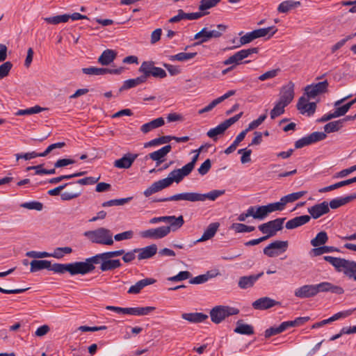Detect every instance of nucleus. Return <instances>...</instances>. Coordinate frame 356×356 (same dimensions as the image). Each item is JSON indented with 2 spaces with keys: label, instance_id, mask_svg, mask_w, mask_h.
Masks as SVG:
<instances>
[{
  "label": "nucleus",
  "instance_id": "obj_3",
  "mask_svg": "<svg viewBox=\"0 0 356 356\" xmlns=\"http://www.w3.org/2000/svg\"><path fill=\"white\" fill-rule=\"evenodd\" d=\"M225 193V190H213L204 194L198 193H182L175 194L168 197L156 200L154 202H170L179 200H186L189 202H204L207 199L214 201L218 197L224 195Z\"/></svg>",
  "mask_w": 356,
  "mask_h": 356
},
{
  "label": "nucleus",
  "instance_id": "obj_57",
  "mask_svg": "<svg viewBox=\"0 0 356 356\" xmlns=\"http://www.w3.org/2000/svg\"><path fill=\"white\" fill-rule=\"evenodd\" d=\"M78 331H80L81 332H97V331H102V330H107L108 332H111V330H109V327L105 326V325H101V326H87V325H81L79 326L77 328Z\"/></svg>",
  "mask_w": 356,
  "mask_h": 356
},
{
  "label": "nucleus",
  "instance_id": "obj_36",
  "mask_svg": "<svg viewBox=\"0 0 356 356\" xmlns=\"http://www.w3.org/2000/svg\"><path fill=\"white\" fill-rule=\"evenodd\" d=\"M145 82H146V79L143 74H142L140 76H138L136 79H131L124 81L123 85L120 88V91L128 90Z\"/></svg>",
  "mask_w": 356,
  "mask_h": 356
},
{
  "label": "nucleus",
  "instance_id": "obj_56",
  "mask_svg": "<svg viewBox=\"0 0 356 356\" xmlns=\"http://www.w3.org/2000/svg\"><path fill=\"white\" fill-rule=\"evenodd\" d=\"M81 194V190L74 188L71 191H65L60 194V198L64 201H69L78 197Z\"/></svg>",
  "mask_w": 356,
  "mask_h": 356
},
{
  "label": "nucleus",
  "instance_id": "obj_48",
  "mask_svg": "<svg viewBox=\"0 0 356 356\" xmlns=\"http://www.w3.org/2000/svg\"><path fill=\"white\" fill-rule=\"evenodd\" d=\"M286 106H287L286 104L278 100V102L275 104L273 108L270 111V118L273 120L283 114Z\"/></svg>",
  "mask_w": 356,
  "mask_h": 356
},
{
  "label": "nucleus",
  "instance_id": "obj_25",
  "mask_svg": "<svg viewBox=\"0 0 356 356\" xmlns=\"http://www.w3.org/2000/svg\"><path fill=\"white\" fill-rule=\"evenodd\" d=\"M134 252L138 253L137 256L138 260L147 259L156 254L157 246L155 244H152L143 248H136Z\"/></svg>",
  "mask_w": 356,
  "mask_h": 356
},
{
  "label": "nucleus",
  "instance_id": "obj_53",
  "mask_svg": "<svg viewBox=\"0 0 356 356\" xmlns=\"http://www.w3.org/2000/svg\"><path fill=\"white\" fill-rule=\"evenodd\" d=\"M44 20L48 24H58L60 23H65L69 20V17L67 14L49 17L44 18Z\"/></svg>",
  "mask_w": 356,
  "mask_h": 356
},
{
  "label": "nucleus",
  "instance_id": "obj_42",
  "mask_svg": "<svg viewBox=\"0 0 356 356\" xmlns=\"http://www.w3.org/2000/svg\"><path fill=\"white\" fill-rule=\"evenodd\" d=\"M196 55H197V52H189V53L181 52V53L177 54L175 55L170 56L169 60L170 61L177 60V61H180V62H184V61H186V60L193 59V58L195 57Z\"/></svg>",
  "mask_w": 356,
  "mask_h": 356
},
{
  "label": "nucleus",
  "instance_id": "obj_46",
  "mask_svg": "<svg viewBox=\"0 0 356 356\" xmlns=\"http://www.w3.org/2000/svg\"><path fill=\"white\" fill-rule=\"evenodd\" d=\"M47 108L41 107L38 105H35V106L28 108L26 109H20L17 111L15 113L16 115H32L35 113H39L43 111L47 110Z\"/></svg>",
  "mask_w": 356,
  "mask_h": 356
},
{
  "label": "nucleus",
  "instance_id": "obj_41",
  "mask_svg": "<svg viewBox=\"0 0 356 356\" xmlns=\"http://www.w3.org/2000/svg\"><path fill=\"white\" fill-rule=\"evenodd\" d=\"M218 273H214L212 271H208L206 274L200 275L189 280L191 284H200L207 282L209 279L214 277Z\"/></svg>",
  "mask_w": 356,
  "mask_h": 356
},
{
  "label": "nucleus",
  "instance_id": "obj_45",
  "mask_svg": "<svg viewBox=\"0 0 356 356\" xmlns=\"http://www.w3.org/2000/svg\"><path fill=\"white\" fill-rule=\"evenodd\" d=\"M234 331L238 334H254V327L252 325L245 324L242 321L237 322L236 327Z\"/></svg>",
  "mask_w": 356,
  "mask_h": 356
},
{
  "label": "nucleus",
  "instance_id": "obj_21",
  "mask_svg": "<svg viewBox=\"0 0 356 356\" xmlns=\"http://www.w3.org/2000/svg\"><path fill=\"white\" fill-rule=\"evenodd\" d=\"M280 304V302H277L269 297H262L254 301L252 306L254 309L265 310Z\"/></svg>",
  "mask_w": 356,
  "mask_h": 356
},
{
  "label": "nucleus",
  "instance_id": "obj_44",
  "mask_svg": "<svg viewBox=\"0 0 356 356\" xmlns=\"http://www.w3.org/2000/svg\"><path fill=\"white\" fill-rule=\"evenodd\" d=\"M339 250L333 246H325L321 245L318 248H313L311 251V254L314 256H320L325 253L333 252H339Z\"/></svg>",
  "mask_w": 356,
  "mask_h": 356
},
{
  "label": "nucleus",
  "instance_id": "obj_26",
  "mask_svg": "<svg viewBox=\"0 0 356 356\" xmlns=\"http://www.w3.org/2000/svg\"><path fill=\"white\" fill-rule=\"evenodd\" d=\"M311 220V216L308 215L300 216L288 220L285 225L287 229H296L303 225L307 224Z\"/></svg>",
  "mask_w": 356,
  "mask_h": 356
},
{
  "label": "nucleus",
  "instance_id": "obj_7",
  "mask_svg": "<svg viewBox=\"0 0 356 356\" xmlns=\"http://www.w3.org/2000/svg\"><path fill=\"white\" fill-rule=\"evenodd\" d=\"M286 218H278L258 226L259 230L264 234L265 241L275 236L277 232L283 229V224Z\"/></svg>",
  "mask_w": 356,
  "mask_h": 356
},
{
  "label": "nucleus",
  "instance_id": "obj_28",
  "mask_svg": "<svg viewBox=\"0 0 356 356\" xmlns=\"http://www.w3.org/2000/svg\"><path fill=\"white\" fill-rule=\"evenodd\" d=\"M172 147L170 145H167L161 149L149 153L145 156V159H151L153 161H159V160L164 161L165 156L171 151Z\"/></svg>",
  "mask_w": 356,
  "mask_h": 356
},
{
  "label": "nucleus",
  "instance_id": "obj_61",
  "mask_svg": "<svg viewBox=\"0 0 356 356\" xmlns=\"http://www.w3.org/2000/svg\"><path fill=\"white\" fill-rule=\"evenodd\" d=\"M347 200L348 199L346 197H337L332 200L328 204L331 209H335L346 204L348 203Z\"/></svg>",
  "mask_w": 356,
  "mask_h": 356
},
{
  "label": "nucleus",
  "instance_id": "obj_47",
  "mask_svg": "<svg viewBox=\"0 0 356 356\" xmlns=\"http://www.w3.org/2000/svg\"><path fill=\"white\" fill-rule=\"evenodd\" d=\"M343 127V120L330 122L324 126V131L326 134L338 131Z\"/></svg>",
  "mask_w": 356,
  "mask_h": 356
},
{
  "label": "nucleus",
  "instance_id": "obj_32",
  "mask_svg": "<svg viewBox=\"0 0 356 356\" xmlns=\"http://www.w3.org/2000/svg\"><path fill=\"white\" fill-rule=\"evenodd\" d=\"M183 319L191 323H201L208 318V316L201 312L184 313L181 315Z\"/></svg>",
  "mask_w": 356,
  "mask_h": 356
},
{
  "label": "nucleus",
  "instance_id": "obj_49",
  "mask_svg": "<svg viewBox=\"0 0 356 356\" xmlns=\"http://www.w3.org/2000/svg\"><path fill=\"white\" fill-rule=\"evenodd\" d=\"M246 133L244 131H242L235 138L234 142L229 145L225 150V153L226 154H229L235 151L238 144L243 140L246 136Z\"/></svg>",
  "mask_w": 356,
  "mask_h": 356
},
{
  "label": "nucleus",
  "instance_id": "obj_50",
  "mask_svg": "<svg viewBox=\"0 0 356 356\" xmlns=\"http://www.w3.org/2000/svg\"><path fill=\"white\" fill-rule=\"evenodd\" d=\"M306 193H307V191H298V192L288 194L282 197V202H285V206H286V204H288V203L293 202L299 200L302 196H304Z\"/></svg>",
  "mask_w": 356,
  "mask_h": 356
},
{
  "label": "nucleus",
  "instance_id": "obj_37",
  "mask_svg": "<svg viewBox=\"0 0 356 356\" xmlns=\"http://www.w3.org/2000/svg\"><path fill=\"white\" fill-rule=\"evenodd\" d=\"M165 222L170 224V230L176 231L179 229L184 223V218L182 216L176 217L175 216H166Z\"/></svg>",
  "mask_w": 356,
  "mask_h": 356
},
{
  "label": "nucleus",
  "instance_id": "obj_22",
  "mask_svg": "<svg viewBox=\"0 0 356 356\" xmlns=\"http://www.w3.org/2000/svg\"><path fill=\"white\" fill-rule=\"evenodd\" d=\"M137 157V154L127 153L120 159L115 160L113 165L119 169H128L132 165Z\"/></svg>",
  "mask_w": 356,
  "mask_h": 356
},
{
  "label": "nucleus",
  "instance_id": "obj_29",
  "mask_svg": "<svg viewBox=\"0 0 356 356\" xmlns=\"http://www.w3.org/2000/svg\"><path fill=\"white\" fill-rule=\"evenodd\" d=\"M116 56L117 53L115 51L107 49L98 58V63L102 65H108L115 60Z\"/></svg>",
  "mask_w": 356,
  "mask_h": 356
},
{
  "label": "nucleus",
  "instance_id": "obj_62",
  "mask_svg": "<svg viewBox=\"0 0 356 356\" xmlns=\"http://www.w3.org/2000/svg\"><path fill=\"white\" fill-rule=\"evenodd\" d=\"M226 129L222 123H220L215 128L211 129L207 132V136L209 138H213L215 136L222 134L225 131Z\"/></svg>",
  "mask_w": 356,
  "mask_h": 356
},
{
  "label": "nucleus",
  "instance_id": "obj_8",
  "mask_svg": "<svg viewBox=\"0 0 356 356\" xmlns=\"http://www.w3.org/2000/svg\"><path fill=\"white\" fill-rule=\"evenodd\" d=\"M107 310L115 312L118 314H129L132 316H146L156 309L154 307H120L115 306H107Z\"/></svg>",
  "mask_w": 356,
  "mask_h": 356
},
{
  "label": "nucleus",
  "instance_id": "obj_64",
  "mask_svg": "<svg viewBox=\"0 0 356 356\" xmlns=\"http://www.w3.org/2000/svg\"><path fill=\"white\" fill-rule=\"evenodd\" d=\"M13 67V64L10 61H6L0 65V79L7 76Z\"/></svg>",
  "mask_w": 356,
  "mask_h": 356
},
{
  "label": "nucleus",
  "instance_id": "obj_20",
  "mask_svg": "<svg viewBox=\"0 0 356 356\" xmlns=\"http://www.w3.org/2000/svg\"><path fill=\"white\" fill-rule=\"evenodd\" d=\"M297 108L302 114L307 113L308 116H311L315 113L316 104L315 102H308L305 97H301L298 99Z\"/></svg>",
  "mask_w": 356,
  "mask_h": 356
},
{
  "label": "nucleus",
  "instance_id": "obj_17",
  "mask_svg": "<svg viewBox=\"0 0 356 356\" xmlns=\"http://www.w3.org/2000/svg\"><path fill=\"white\" fill-rule=\"evenodd\" d=\"M77 261L70 264H54L50 268V270L56 273L63 274L68 272L71 275L79 274Z\"/></svg>",
  "mask_w": 356,
  "mask_h": 356
},
{
  "label": "nucleus",
  "instance_id": "obj_40",
  "mask_svg": "<svg viewBox=\"0 0 356 356\" xmlns=\"http://www.w3.org/2000/svg\"><path fill=\"white\" fill-rule=\"evenodd\" d=\"M253 208L252 217L254 219L264 220L270 213L266 205L262 206H251Z\"/></svg>",
  "mask_w": 356,
  "mask_h": 356
},
{
  "label": "nucleus",
  "instance_id": "obj_5",
  "mask_svg": "<svg viewBox=\"0 0 356 356\" xmlns=\"http://www.w3.org/2000/svg\"><path fill=\"white\" fill-rule=\"evenodd\" d=\"M324 260L332 264L338 272H343L346 276L353 275L356 272V262L339 257L325 256Z\"/></svg>",
  "mask_w": 356,
  "mask_h": 356
},
{
  "label": "nucleus",
  "instance_id": "obj_38",
  "mask_svg": "<svg viewBox=\"0 0 356 356\" xmlns=\"http://www.w3.org/2000/svg\"><path fill=\"white\" fill-rule=\"evenodd\" d=\"M30 271L31 273L37 272L42 269L50 270L51 267V263L47 260H33L31 262Z\"/></svg>",
  "mask_w": 356,
  "mask_h": 356
},
{
  "label": "nucleus",
  "instance_id": "obj_13",
  "mask_svg": "<svg viewBox=\"0 0 356 356\" xmlns=\"http://www.w3.org/2000/svg\"><path fill=\"white\" fill-rule=\"evenodd\" d=\"M239 312L238 309L228 306H216L210 312L211 321L215 323H220L226 317L237 314Z\"/></svg>",
  "mask_w": 356,
  "mask_h": 356
},
{
  "label": "nucleus",
  "instance_id": "obj_4",
  "mask_svg": "<svg viewBox=\"0 0 356 356\" xmlns=\"http://www.w3.org/2000/svg\"><path fill=\"white\" fill-rule=\"evenodd\" d=\"M83 235L92 243L101 245H111L113 244L111 232L104 227H99L95 230L86 231Z\"/></svg>",
  "mask_w": 356,
  "mask_h": 356
},
{
  "label": "nucleus",
  "instance_id": "obj_51",
  "mask_svg": "<svg viewBox=\"0 0 356 356\" xmlns=\"http://www.w3.org/2000/svg\"><path fill=\"white\" fill-rule=\"evenodd\" d=\"M172 140L171 136H163L157 138H154L151 140L150 141L146 143L144 145L145 147H152V146H157L161 144L168 143Z\"/></svg>",
  "mask_w": 356,
  "mask_h": 356
},
{
  "label": "nucleus",
  "instance_id": "obj_35",
  "mask_svg": "<svg viewBox=\"0 0 356 356\" xmlns=\"http://www.w3.org/2000/svg\"><path fill=\"white\" fill-rule=\"evenodd\" d=\"M122 266L120 259H104L100 265V270L103 272L113 270L120 268Z\"/></svg>",
  "mask_w": 356,
  "mask_h": 356
},
{
  "label": "nucleus",
  "instance_id": "obj_9",
  "mask_svg": "<svg viewBox=\"0 0 356 356\" xmlns=\"http://www.w3.org/2000/svg\"><path fill=\"white\" fill-rule=\"evenodd\" d=\"M277 29L274 26H269L267 28L259 29L254 30L251 32L247 33L240 38V42L241 44H245L251 42L254 39L264 37L268 35V38H271L276 32Z\"/></svg>",
  "mask_w": 356,
  "mask_h": 356
},
{
  "label": "nucleus",
  "instance_id": "obj_59",
  "mask_svg": "<svg viewBox=\"0 0 356 356\" xmlns=\"http://www.w3.org/2000/svg\"><path fill=\"white\" fill-rule=\"evenodd\" d=\"M266 206L269 211V213H270L276 211H283L285 208V202H282V199L281 198L279 202L270 203Z\"/></svg>",
  "mask_w": 356,
  "mask_h": 356
},
{
  "label": "nucleus",
  "instance_id": "obj_63",
  "mask_svg": "<svg viewBox=\"0 0 356 356\" xmlns=\"http://www.w3.org/2000/svg\"><path fill=\"white\" fill-rule=\"evenodd\" d=\"M191 277V273L189 271H181L177 275L168 277L169 281L179 282L187 280Z\"/></svg>",
  "mask_w": 356,
  "mask_h": 356
},
{
  "label": "nucleus",
  "instance_id": "obj_6",
  "mask_svg": "<svg viewBox=\"0 0 356 356\" xmlns=\"http://www.w3.org/2000/svg\"><path fill=\"white\" fill-rule=\"evenodd\" d=\"M227 26L225 24H218L216 29L209 30L207 28H203L200 32L197 33L195 36V40L199 41L194 43V45L201 44L204 42H208L211 38H218L227 30Z\"/></svg>",
  "mask_w": 356,
  "mask_h": 356
},
{
  "label": "nucleus",
  "instance_id": "obj_27",
  "mask_svg": "<svg viewBox=\"0 0 356 356\" xmlns=\"http://www.w3.org/2000/svg\"><path fill=\"white\" fill-rule=\"evenodd\" d=\"M156 282V280L153 278H145L139 280L135 284L130 286L127 293L129 294H138L143 289L145 286L153 284Z\"/></svg>",
  "mask_w": 356,
  "mask_h": 356
},
{
  "label": "nucleus",
  "instance_id": "obj_11",
  "mask_svg": "<svg viewBox=\"0 0 356 356\" xmlns=\"http://www.w3.org/2000/svg\"><path fill=\"white\" fill-rule=\"evenodd\" d=\"M309 317H298L293 321H284L279 325H273L266 329L264 334H280L289 327H298L308 321Z\"/></svg>",
  "mask_w": 356,
  "mask_h": 356
},
{
  "label": "nucleus",
  "instance_id": "obj_43",
  "mask_svg": "<svg viewBox=\"0 0 356 356\" xmlns=\"http://www.w3.org/2000/svg\"><path fill=\"white\" fill-rule=\"evenodd\" d=\"M327 240H328V236H327V233L324 231H322V232H318L316 234V237L314 238L311 241V245L312 246L315 247V248H318V247L324 245L325 243H326Z\"/></svg>",
  "mask_w": 356,
  "mask_h": 356
},
{
  "label": "nucleus",
  "instance_id": "obj_1",
  "mask_svg": "<svg viewBox=\"0 0 356 356\" xmlns=\"http://www.w3.org/2000/svg\"><path fill=\"white\" fill-rule=\"evenodd\" d=\"M202 148L203 146H201L197 150V153L192 158L191 162L184 165L181 168L172 170L166 178L154 182L149 187L145 190L143 192L144 195L147 197H149L152 194L169 187L173 182H176L177 184L181 182L183 179L190 175L194 169L198 159L199 153Z\"/></svg>",
  "mask_w": 356,
  "mask_h": 356
},
{
  "label": "nucleus",
  "instance_id": "obj_39",
  "mask_svg": "<svg viewBox=\"0 0 356 356\" xmlns=\"http://www.w3.org/2000/svg\"><path fill=\"white\" fill-rule=\"evenodd\" d=\"M355 182H356V176L355 177L348 179L347 180L341 181L337 182L336 184H334L332 185L322 188L318 190V192L319 193L329 192V191L337 189L339 188L349 185V184L355 183Z\"/></svg>",
  "mask_w": 356,
  "mask_h": 356
},
{
  "label": "nucleus",
  "instance_id": "obj_14",
  "mask_svg": "<svg viewBox=\"0 0 356 356\" xmlns=\"http://www.w3.org/2000/svg\"><path fill=\"white\" fill-rule=\"evenodd\" d=\"M259 51L258 47H252L246 49H241L236 52L234 55L229 57L227 59L223 61V64L229 65L234 64L233 65H237L241 63V61L248 58L252 54H257Z\"/></svg>",
  "mask_w": 356,
  "mask_h": 356
},
{
  "label": "nucleus",
  "instance_id": "obj_52",
  "mask_svg": "<svg viewBox=\"0 0 356 356\" xmlns=\"http://www.w3.org/2000/svg\"><path fill=\"white\" fill-rule=\"evenodd\" d=\"M132 199H133V197L111 200L103 202L102 205L103 207L124 205V204L129 202Z\"/></svg>",
  "mask_w": 356,
  "mask_h": 356
},
{
  "label": "nucleus",
  "instance_id": "obj_19",
  "mask_svg": "<svg viewBox=\"0 0 356 356\" xmlns=\"http://www.w3.org/2000/svg\"><path fill=\"white\" fill-rule=\"evenodd\" d=\"M294 83L291 81L282 86L279 101L288 106L294 97Z\"/></svg>",
  "mask_w": 356,
  "mask_h": 356
},
{
  "label": "nucleus",
  "instance_id": "obj_30",
  "mask_svg": "<svg viewBox=\"0 0 356 356\" xmlns=\"http://www.w3.org/2000/svg\"><path fill=\"white\" fill-rule=\"evenodd\" d=\"M220 226L219 222H212L204 230L202 237L199 238L197 242H203L213 238L217 232Z\"/></svg>",
  "mask_w": 356,
  "mask_h": 356
},
{
  "label": "nucleus",
  "instance_id": "obj_55",
  "mask_svg": "<svg viewBox=\"0 0 356 356\" xmlns=\"http://www.w3.org/2000/svg\"><path fill=\"white\" fill-rule=\"evenodd\" d=\"M221 0H201L200 1L199 10L201 12H206L207 10L215 7Z\"/></svg>",
  "mask_w": 356,
  "mask_h": 356
},
{
  "label": "nucleus",
  "instance_id": "obj_24",
  "mask_svg": "<svg viewBox=\"0 0 356 356\" xmlns=\"http://www.w3.org/2000/svg\"><path fill=\"white\" fill-rule=\"evenodd\" d=\"M264 272H261L256 275H250L248 276H242L239 278L238 286L241 289H246L252 287L256 282L263 276Z\"/></svg>",
  "mask_w": 356,
  "mask_h": 356
},
{
  "label": "nucleus",
  "instance_id": "obj_31",
  "mask_svg": "<svg viewBox=\"0 0 356 356\" xmlns=\"http://www.w3.org/2000/svg\"><path fill=\"white\" fill-rule=\"evenodd\" d=\"M164 124V119L160 117L143 124L140 127V131L144 134H147L153 129L163 126Z\"/></svg>",
  "mask_w": 356,
  "mask_h": 356
},
{
  "label": "nucleus",
  "instance_id": "obj_2",
  "mask_svg": "<svg viewBox=\"0 0 356 356\" xmlns=\"http://www.w3.org/2000/svg\"><path fill=\"white\" fill-rule=\"evenodd\" d=\"M321 292H331L341 295L344 293L342 287L328 282H323L317 284H306L295 290V296L300 298H309L316 296Z\"/></svg>",
  "mask_w": 356,
  "mask_h": 356
},
{
  "label": "nucleus",
  "instance_id": "obj_58",
  "mask_svg": "<svg viewBox=\"0 0 356 356\" xmlns=\"http://www.w3.org/2000/svg\"><path fill=\"white\" fill-rule=\"evenodd\" d=\"M82 72L83 74L88 75H104L106 74V68L96 67L83 68Z\"/></svg>",
  "mask_w": 356,
  "mask_h": 356
},
{
  "label": "nucleus",
  "instance_id": "obj_23",
  "mask_svg": "<svg viewBox=\"0 0 356 356\" xmlns=\"http://www.w3.org/2000/svg\"><path fill=\"white\" fill-rule=\"evenodd\" d=\"M329 211V204L325 201L308 208V212L311 215L310 216L314 219L320 218L321 216L327 213Z\"/></svg>",
  "mask_w": 356,
  "mask_h": 356
},
{
  "label": "nucleus",
  "instance_id": "obj_16",
  "mask_svg": "<svg viewBox=\"0 0 356 356\" xmlns=\"http://www.w3.org/2000/svg\"><path fill=\"white\" fill-rule=\"evenodd\" d=\"M170 232V227L161 226L154 229H149L140 232V236L145 238L160 239L165 237Z\"/></svg>",
  "mask_w": 356,
  "mask_h": 356
},
{
  "label": "nucleus",
  "instance_id": "obj_54",
  "mask_svg": "<svg viewBox=\"0 0 356 356\" xmlns=\"http://www.w3.org/2000/svg\"><path fill=\"white\" fill-rule=\"evenodd\" d=\"M230 228L236 233L251 232L255 229L254 226H248L242 223H233Z\"/></svg>",
  "mask_w": 356,
  "mask_h": 356
},
{
  "label": "nucleus",
  "instance_id": "obj_33",
  "mask_svg": "<svg viewBox=\"0 0 356 356\" xmlns=\"http://www.w3.org/2000/svg\"><path fill=\"white\" fill-rule=\"evenodd\" d=\"M350 314H351V312H350V311L339 312L334 314L332 316H331L330 318H329L327 319L323 320L320 322L314 323L312 326V329L318 328V327H321L325 324H327L330 322L338 320L341 318H345V317L349 316Z\"/></svg>",
  "mask_w": 356,
  "mask_h": 356
},
{
  "label": "nucleus",
  "instance_id": "obj_18",
  "mask_svg": "<svg viewBox=\"0 0 356 356\" xmlns=\"http://www.w3.org/2000/svg\"><path fill=\"white\" fill-rule=\"evenodd\" d=\"M328 85L327 81L325 80L316 84L307 86L305 88V94L308 98H314L317 95L325 92Z\"/></svg>",
  "mask_w": 356,
  "mask_h": 356
},
{
  "label": "nucleus",
  "instance_id": "obj_34",
  "mask_svg": "<svg viewBox=\"0 0 356 356\" xmlns=\"http://www.w3.org/2000/svg\"><path fill=\"white\" fill-rule=\"evenodd\" d=\"M300 1L294 0H286L282 1L277 7V11L280 13H286L293 9L299 7Z\"/></svg>",
  "mask_w": 356,
  "mask_h": 356
},
{
  "label": "nucleus",
  "instance_id": "obj_12",
  "mask_svg": "<svg viewBox=\"0 0 356 356\" xmlns=\"http://www.w3.org/2000/svg\"><path fill=\"white\" fill-rule=\"evenodd\" d=\"M105 259L104 253L97 254L95 256L87 258L85 261H77L79 274L86 275L92 272L95 268V264H99L103 262Z\"/></svg>",
  "mask_w": 356,
  "mask_h": 356
},
{
  "label": "nucleus",
  "instance_id": "obj_15",
  "mask_svg": "<svg viewBox=\"0 0 356 356\" xmlns=\"http://www.w3.org/2000/svg\"><path fill=\"white\" fill-rule=\"evenodd\" d=\"M289 246L287 241H275L267 245L263 250L264 254L269 257L277 256L284 252Z\"/></svg>",
  "mask_w": 356,
  "mask_h": 356
},
{
  "label": "nucleus",
  "instance_id": "obj_10",
  "mask_svg": "<svg viewBox=\"0 0 356 356\" xmlns=\"http://www.w3.org/2000/svg\"><path fill=\"white\" fill-rule=\"evenodd\" d=\"M138 72L143 74L146 81L150 76L163 79L167 76L165 71L161 67H156L153 61H143Z\"/></svg>",
  "mask_w": 356,
  "mask_h": 356
},
{
  "label": "nucleus",
  "instance_id": "obj_60",
  "mask_svg": "<svg viewBox=\"0 0 356 356\" xmlns=\"http://www.w3.org/2000/svg\"><path fill=\"white\" fill-rule=\"evenodd\" d=\"M21 207L30 210L41 211L43 209V204L38 201H32L24 202Z\"/></svg>",
  "mask_w": 356,
  "mask_h": 356
}]
</instances>
